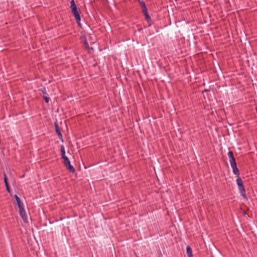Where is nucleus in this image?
Here are the masks:
<instances>
[{
  "mask_svg": "<svg viewBox=\"0 0 257 257\" xmlns=\"http://www.w3.org/2000/svg\"><path fill=\"white\" fill-rule=\"evenodd\" d=\"M236 181L241 196L244 199H247V197L245 194V187L241 178L239 177H238Z\"/></svg>",
  "mask_w": 257,
  "mask_h": 257,
  "instance_id": "nucleus-1",
  "label": "nucleus"
},
{
  "mask_svg": "<svg viewBox=\"0 0 257 257\" xmlns=\"http://www.w3.org/2000/svg\"><path fill=\"white\" fill-rule=\"evenodd\" d=\"M73 15H74L76 23L77 24L79 27L81 28V24L80 23L81 17L80 13L78 10L72 11Z\"/></svg>",
  "mask_w": 257,
  "mask_h": 257,
  "instance_id": "nucleus-2",
  "label": "nucleus"
},
{
  "mask_svg": "<svg viewBox=\"0 0 257 257\" xmlns=\"http://www.w3.org/2000/svg\"><path fill=\"white\" fill-rule=\"evenodd\" d=\"M20 211V215L23 219L25 222H28V216L27 215L26 212L24 208V206L19 208Z\"/></svg>",
  "mask_w": 257,
  "mask_h": 257,
  "instance_id": "nucleus-3",
  "label": "nucleus"
},
{
  "mask_svg": "<svg viewBox=\"0 0 257 257\" xmlns=\"http://www.w3.org/2000/svg\"><path fill=\"white\" fill-rule=\"evenodd\" d=\"M54 125H55V131H56V133H57L58 137H59V139H60V140L62 142H64V140H63V136H62V134L61 132V130L59 127V125L58 124H57V122H55L54 123Z\"/></svg>",
  "mask_w": 257,
  "mask_h": 257,
  "instance_id": "nucleus-4",
  "label": "nucleus"
},
{
  "mask_svg": "<svg viewBox=\"0 0 257 257\" xmlns=\"http://www.w3.org/2000/svg\"><path fill=\"white\" fill-rule=\"evenodd\" d=\"M41 92H42V93L43 94V98L45 100V102L46 103H48L49 102V100H50V98L48 96V94L47 93V90H46V88L45 87H43L41 89Z\"/></svg>",
  "mask_w": 257,
  "mask_h": 257,
  "instance_id": "nucleus-5",
  "label": "nucleus"
},
{
  "mask_svg": "<svg viewBox=\"0 0 257 257\" xmlns=\"http://www.w3.org/2000/svg\"><path fill=\"white\" fill-rule=\"evenodd\" d=\"M143 14L145 17L146 20L149 24V26H151L153 24V23L152 21L151 17L149 15L148 12H145L144 13H143Z\"/></svg>",
  "mask_w": 257,
  "mask_h": 257,
  "instance_id": "nucleus-6",
  "label": "nucleus"
},
{
  "mask_svg": "<svg viewBox=\"0 0 257 257\" xmlns=\"http://www.w3.org/2000/svg\"><path fill=\"white\" fill-rule=\"evenodd\" d=\"M14 198L16 199V202L19 208L23 207V204L22 202L21 201V199L17 194H15L14 195Z\"/></svg>",
  "mask_w": 257,
  "mask_h": 257,
  "instance_id": "nucleus-7",
  "label": "nucleus"
},
{
  "mask_svg": "<svg viewBox=\"0 0 257 257\" xmlns=\"http://www.w3.org/2000/svg\"><path fill=\"white\" fill-rule=\"evenodd\" d=\"M66 168L69 170V171L71 173H74L75 172V169L74 167L71 165L70 162L65 165Z\"/></svg>",
  "mask_w": 257,
  "mask_h": 257,
  "instance_id": "nucleus-8",
  "label": "nucleus"
},
{
  "mask_svg": "<svg viewBox=\"0 0 257 257\" xmlns=\"http://www.w3.org/2000/svg\"><path fill=\"white\" fill-rule=\"evenodd\" d=\"M139 3H140V6L141 7L143 13H144L145 12L148 11L147 8V7L146 6V4H145V3L144 2L139 1Z\"/></svg>",
  "mask_w": 257,
  "mask_h": 257,
  "instance_id": "nucleus-9",
  "label": "nucleus"
},
{
  "mask_svg": "<svg viewBox=\"0 0 257 257\" xmlns=\"http://www.w3.org/2000/svg\"><path fill=\"white\" fill-rule=\"evenodd\" d=\"M186 252H187L188 257H193L192 248L189 245H188L186 247Z\"/></svg>",
  "mask_w": 257,
  "mask_h": 257,
  "instance_id": "nucleus-10",
  "label": "nucleus"
},
{
  "mask_svg": "<svg viewBox=\"0 0 257 257\" xmlns=\"http://www.w3.org/2000/svg\"><path fill=\"white\" fill-rule=\"evenodd\" d=\"M70 9L71 11H75L77 10V6L76 5L75 2L74 0H71L70 2Z\"/></svg>",
  "mask_w": 257,
  "mask_h": 257,
  "instance_id": "nucleus-11",
  "label": "nucleus"
},
{
  "mask_svg": "<svg viewBox=\"0 0 257 257\" xmlns=\"http://www.w3.org/2000/svg\"><path fill=\"white\" fill-rule=\"evenodd\" d=\"M232 169V171L234 174L238 176L239 175V171L238 168L237 167V165L235 166H233L231 167Z\"/></svg>",
  "mask_w": 257,
  "mask_h": 257,
  "instance_id": "nucleus-12",
  "label": "nucleus"
},
{
  "mask_svg": "<svg viewBox=\"0 0 257 257\" xmlns=\"http://www.w3.org/2000/svg\"><path fill=\"white\" fill-rule=\"evenodd\" d=\"M60 151H61L62 158L65 157L66 156H65V147L63 145H61L60 146Z\"/></svg>",
  "mask_w": 257,
  "mask_h": 257,
  "instance_id": "nucleus-13",
  "label": "nucleus"
},
{
  "mask_svg": "<svg viewBox=\"0 0 257 257\" xmlns=\"http://www.w3.org/2000/svg\"><path fill=\"white\" fill-rule=\"evenodd\" d=\"M4 182H5V186H6V187H9V183H8V178H7V176L6 174L5 173H4Z\"/></svg>",
  "mask_w": 257,
  "mask_h": 257,
  "instance_id": "nucleus-14",
  "label": "nucleus"
},
{
  "mask_svg": "<svg viewBox=\"0 0 257 257\" xmlns=\"http://www.w3.org/2000/svg\"><path fill=\"white\" fill-rule=\"evenodd\" d=\"M229 162H230L231 167H233V166L236 165V163L235 158H231V159H229Z\"/></svg>",
  "mask_w": 257,
  "mask_h": 257,
  "instance_id": "nucleus-15",
  "label": "nucleus"
},
{
  "mask_svg": "<svg viewBox=\"0 0 257 257\" xmlns=\"http://www.w3.org/2000/svg\"><path fill=\"white\" fill-rule=\"evenodd\" d=\"M84 47H85V48L87 50L88 53H91V51H93V48H92V47L90 48L89 47L88 43L86 44V45H85Z\"/></svg>",
  "mask_w": 257,
  "mask_h": 257,
  "instance_id": "nucleus-16",
  "label": "nucleus"
},
{
  "mask_svg": "<svg viewBox=\"0 0 257 257\" xmlns=\"http://www.w3.org/2000/svg\"><path fill=\"white\" fill-rule=\"evenodd\" d=\"M81 40L83 43L84 45H86V44H88L87 39L85 36H82L81 37Z\"/></svg>",
  "mask_w": 257,
  "mask_h": 257,
  "instance_id": "nucleus-17",
  "label": "nucleus"
},
{
  "mask_svg": "<svg viewBox=\"0 0 257 257\" xmlns=\"http://www.w3.org/2000/svg\"><path fill=\"white\" fill-rule=\"evenodd\" d=\"M62 158L64 160V165H66L67 163H69V162H70L69 158L67 156L62 157Z\"/></svg>",
  "mask_w": 257,
  "mask_h": 257,
  "instance_id": "nucleus-18",
  "label": "nucleus"
},
{
  "mask_svg": "<svg viewBox=\"0 0 257 257\" xmlns=\"http://www.w3.org/2000/svg\"><path fill=\"white\" fill-rule=\"evenodd\" d=\"M227 155L229 159L234 158L233 156V153L232 151H229L227 153Z\"/></svg>",
  "mask_w": 257,
  "mask_h": 257,
  "instance_id": "nucleus-19",
  "label": "nucleus"
},
{
  "mask_svg": "<svg viewBox=\"0 0 257 257\" xmlns=\"http://www.w3.org/2000/svg\"><path fill=\"white\" fill-rule=\"evenodd\" d=\"M6 190H7V191H8V192H9V193H10V192H11V190H10V186H9V187H6Z\"/></svg>",
  "mask_w": 257,
  "mask_h": 257,
  "instance_id": "nucleus-20",
  "label": "nucleus"
},
{
  "mask_svg": "<svg viewBox=\"0 0 257 257\" xmlns=\"http://www.w3.org/2000/svg\"><path fill=\"white\" fill-rule=\"evenodd\" d=\"M64 219L63 217H61L59 219V220H62Z\"/></svg>",
  "mask_w": 257,
  "mask_h": 257,
  "instance_id": "nucleus-21",
  "label": "nucleus"
},
{
  "mask_svg": "<svg viewBox=\"0 0 257 257\" xmlns=\"http://www.w3.org/2000/svg\"><path fill=\"white\" fill-rule=\"evenodd\" d=\"M208 90L206 89V90H205L204 91H207Z\"/></svg>",
  "mask_w": 257,
  "mask_h": 257,
  "instance_id": "nucleus-22",
  "label": "nucleus"
}]
</instances>
